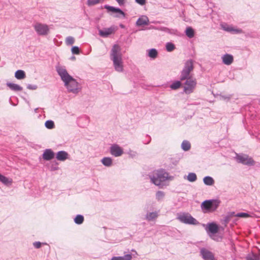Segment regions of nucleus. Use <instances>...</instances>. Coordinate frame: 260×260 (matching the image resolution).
<instances>
[{"label": "nucleus", "instance_id": "f257e3e1", "mask_svg": "<svg viewBox=\"0 0 260 260\" xmlns=\"http://www.w3.org/2000/svg\"><path fill=\"white\" fill-rule=\"evenodd\" d=\"M56 70L69 92L77 94L80 91L78 82L69 75L64 67L58 66L56 67Z\"/></svg>", "mask_w": 260, "mask_h": 260}, {"label": "nucleus", "instance_id": "f03ea898", "mask_svg": "<svg viewBox=\"0 0 260 260\" xmlns=\"http://www.w3.org/2000/svg\"><path fill=\"white\" fill-rule=\"evenodd\" d=\"M111 59L113 61L115 70L118 72H121L123 70L122 54L120 47L118 45H114L110 53Z\"/></svg>", "mask_w": 260, "mask_h": 260}, {"label": "nucleus", "instance_id": "7ed1b4c3", "mask_svg": "<svg viewBox=\"0 0 260 260\" xmlns=\"http://www.w3.org/2000/svg\"><path fill=\"white\" fill-rule=\"evenodd\" d=\"M152 183L155 185L159 186L162 182L168 180L169 174L164 170H159L154 171L152 175L150 176Z\"/></svg>", "mask_w": 260, "mask_h": 260}, {"label": "nucleus", "instance_id": "20e7f679", "mask_svg": "<svg viewBox=\"0 0 260 260\" xmlns=\"http://www.w3.org/2000/svg\"><path fill=\"white\" fill-rule=\"evenodd\" d=\"M220 201L217 200H209L204 201L201 205L204 213L214 212L218 207Z\"/></svg>", "mask_w": 260, "mask_h": 260}, {"label": "nucleus", "instance_id": "39448f33", "mask_svg": "<svg viewBox=\"0 0 260 260\" xmlns=\"http://www.w3.org/2000/svg\"><path fill=\"white\" fill-rule=\"evenodd\" d=\"M237 162L248 166H253L256 162L251 156L245 153H236L235 157Z\"/></svg>", "mask_w": 260, "mask_h": 260}, {"label": "nucleus", "instance_id": "423d86ee", "mask_svg": "<svg viewBox=\"0 0 260 260\" xmlns=\"http://www.w3.org/2000/svg\"><path fill=\"white\" fill-rule=\"evenodd\" d=\"M177 219L181 222L186 224L198 225L200 224L199 222L188 213L178 214Z\"/></svg>", "mask_w": 260, "mask_h": 260}, {"label": "nucleus", "instance_id": "0eeeda50", "mask_svg": "<svg viewBox=\"0 0 260 260\" xmlns=\"http://www.w3.org/2000/svg\"><path fill=\"white\" fill-rule=\"evenodd\" d=\"M193 69V61L191 59L186 61L184 67L181 72L180 79L184 81L186 79L191 78L190 74Z\"/></svg>", "mask_w": 260, "mask_h": 260}, {"label": "nucleus", "instance_id": "6e6552de", "mask_svg": "<svg viewBox=\"0 0 260 260\" xmlns=\"http://www.w3.org/2000/svg\"><path fill=\"white\" fill-rule=\"evenodd\" d=\"M184 84V92L186 94H190L194 91L196 85L197 81L196 79L193 78L186 79Z\"/></svg>", "mask_w": 260, "mask_h": 260}, {"label": "nucleus", "instance_id": "1a4fd4ad", "mask_svg": "<svg viewBox=\"0 0 260 260\" xmlns=\"http://www.w3.org/2000/svg\"><path fill=\"white\" fill-rule=\"evenodd\" d=\"M37 34L40 36H46L49 32V26L46 24L37 23L34 25Z\"/></svg>", "mask_w": 260, "mask_h": 260}, {"label": "nucleus", "instance_id": "9d476101", "mask_svg": "<svg viewBox=\"0 0 260 260\" xmlns=\"http://www.w3.org/2000/svg\"><path fill=\"white\" fill-rule=\"evenodd\" d=\"M202 225L205 228L210 237L212 238H213V235L217 233L218 231V225L214 222L209 223L207 224H202Z\"/></svg>", "mask_w": 260, "mask_h": 260}, {"label": "nucleus", "instance_id": "9b49d317", "mask_svg": "<svg viewBox=\"0 0 260 260\" xmlns=\"http://www.w3.org/2000/svg\"><path fill=\"white\" fill-rule=\"evenodd\" d=\"M104 8L107 10L108 12H112L115 14L114 17L117 18H124L125 13L119 8H115L109 5H105Z\"/></svg>", "mask_w": 260, "mask_h": 260}, {"label": "nucleus", "instance_id": "f8f14e48", "mask_svg": "<svg viewBox=\"0 0 260 260\" xmlns=\"http://www.w3.org/2000/svg\"><path fill=\"white\" fill-rule=\"evenodd\" d=\"M201 254L204 260H215L213 253L206 248H202L200 251Z\"/></svg>", "mask_w": 260, "mask_h": 260}, {"label": "nucleus", "instance_id": "ddd939ff", "mask_svg": "<svg viewBox=\"0 0 260 260\" xmlns=\"http://www.w3.org/2000/svg\"><path fill=\"white\" fill-rule=\"evenodd\" d=\"M110 153L112 155L118 157L123 154V149L119 146L117 144H114L110 147Z\"/></svg>", "mask_w": 260, "mask_h": 260}, {"label": "nucleus", "instance_id": "4468645a", "mask_svg": "<svg viewBox=\"0 0 260 260\" xmlns=\"http://www.w3.org/2000/svg\"><path fill=\"white\" fill-rule=\"evenodd\" d=\"M114 28L113 27L106 28L100 30L99 35L102 37L106 38L108 37L109 35L114 33Z\"/></svg>", "mask_w": 260, "mask_h": 260}, {"label": "nucleus", "instance_id": "2eb2a0df", "mask_svg": "<svg viewBox=\"0 0 260 260\" xmlns=\"http://www.w3.org/2000/svg\"><path fill=\"white\" fill-rule=\"evenodd\" d=\"M55 154L50 149H46L43 154V158L44 160H50L54 157Z\"/></svg>", "mask_w": 260, "mask_h": 260}, {"label": "nucleus", "instance_id": "dca6fc26", "mask_svg": "<svg viewBox=\"0 0 260 260\" xmlns=\"http://www.w3.org/2000/svg\"><path fill=\"white\" fill-rule=\"evenodd\" d=\"M222 62L226 65L229 66L234 61V57L232 55L230 54H225L222 57Z\"/></svg>", "mask_w": 260, "mask_h": 260}, {"label": "nucleus", "instance_id": "f3484780", "mask_svg": "<svg viewBox=\"0 0 260 260\" xmlns=\"http://www.w3.org/2000/svg\"><path fill=\"white\" fill-rule=\"evenodd\" d=\"M149 23L148 18L145 15H142L137 20L136 25L137 26H143L147 25Z\"/></svg>", "mask_w": 260, "mask_h": 260}, {"label": "nucleus", "instance_id": "a211bd4d", "mask_svg": "<svg viewBox=\"0 0 260 260\" xmlns=\"http://www.w3.org/2000/svg\"><path fill=\"white\" fill-rule=\"evenodd\" d=\"M68 153L64 151H60L56 153V158L58 160L64 161L68 158Z\"/></svg>", "mask_w": 260, "mask_h": 260}, {"label": "nucleus", "instance_id": "6ab92c4d", "mask_svg": "<svg viewBox=\"0 0 260 260\" xmlns=\"http://www.w3.org/2000/svg\"><path fill=\"white\" fill-rule=\"evenodd\" d=\"M7 86L9 87L11 90L15 91H21L23 89L21 86L15 83L8 82L7 83Z\"/></svg>", "mask_w": 260, "mask_h": 260}, {"label": "nucleus", "instance_id": "aec40b11", "mask_svg": "<svg viewBox=\"0 0 260 260\" xmlns=\"http://www.w3.org/2000/svg\"><path fill=\"white\" fill-rule=\"evenodd\" d=\"M223 29L227 31L232 32L234 34H240L242 32V29L234 28V27L230 26H224L222 25Z\"/></svg>", "mask_w": 260, "mask_h": 260}, {"label": "nucleus", "instance_id": "412c9836", "mask_svg": "<svg viewBox=\"0 0 260 260\" xmlns=\"http://www.w3.org/2000/svg\"><path fill=\"white\" fill-rule=\"evenodd\" d=\"M158 212H149L146 214L145 219L148 221H151L156 219L158 217Z\"/></svg>", "mask_w": 260, "mask_h": 260}, {"label": "nucleus", "instance_id": "4be33fe9", "mask_svg": "<svg viewBox=\"0 0 260 260\" xmlns=\"http://www.w3.org/2000/svg\"><path fill=\"white\" fill-rule=\"evenodd\" d=\"M203 182L206 185L211 186L214 184V180L210 176H206L203 178Z\"/></svg>", "mask_w": 260, "mask_h": 260}, {"label": "nucleus", "instance_id": "5701e85b", "mask_svg": "<svg viewBox=\"0 0 260 260\" xmlns=\"http://www.w3.org/2000/svg\"><path fill=\"white\" fill-rule=\"evenodd\" d=\"M15 77L17 79H23L25 77V72L22 70H17L15 73Z\"/></svg>", "mask_w": 260, "mask_h": 260}, {"label": "nucleus", "instance_id": "b1692460", "mask_svg": "<svg viewBox=\"0 0 260 260\" xmlns=\"http://www.w3.org/2000/svg\"><path fill=\"white\" fill-rule=\"evenodd\" d=\"M101 161L102 164L106 167H110L112 164V159L108 157H104Z\"/></svg>", "mask_w": 260, "mask_h": 260}, {"label": "nucleus", "instance_id": "393cba45", "mask_svg": "<svg viewBox=\"0 0 260 260\" xmlns=\"http://www.w3.org/2000/svg\"><path fill=\"white\" fill-rule=\"evenodd\" d=\"M0 181L5 185L11 184L12 182L11 179L8 178L7 177L3 176L0 173Z\"/></svg>", "mask_w": 260, "mask_h": 260}, {"label": "nucleus", "instance_id": "a878e982", "mask_svg": "<svg viewBox=\"0 0 260 260\" xmlns=\"http://www.w3.org/2000/svg\"><path fill=\"white\" fill-rule=\"evenodd\" d=\"M185 34L189 38H192L194 36V30L191 27H187L185 30Z\"/></svg>", "mask_w": 260, "mask_h": 260}, {"label": "nucleus", "instance_id": "bb28decb", "mask_svg": "<svg viewBox=\"0 0 260 260\" xmlns=\"http://www.w3.org/2000/svg\"><path fill=\"white\" fill-rule=\"evenodd\" d=\"M181 148L184 151L189 150L190 148V143L186 140L183 141L181 144Z\"/></svg>", "mask_w": 260, "mask_h": 260}, {"label": "nucleus", "instance_id": "cd10ccee", "mask_svg": "<svg viewBox=\"0 0 260 260\" xmlns=\"http://www.w3.org/2000/svg\"><path fill=\"white\" fill-rule=\"evenodd\" d=\"M187 179L189 182H194L197 179V175L194 173H189L187 176Z\"/></svg>", "mask_w": 260, "mask_h": 260}, {"label": "nucleus", "instance_id": "c85d7f7f", "mask_svg": "<svg viewBox=\"0 0 260 260\" xmlns=\"http://www.w3.org/2000/svg\"><path fill=\"white\" fill-rule=\"evenodd\" d=\"M84 221V217L81 215H77L74 219V221L76 224H80Z\"/></svg>", "mask_w": 260, "mask_h": 260}, {"label": "nucleus", "instance_id": "c756f323", "mask_svg": "<svg viewBox=\"0 0 260 260\" xmlns=\"http://www.w3.org/2000/svg\"><path fill=\"white\" fill-rule=\"evenodd\" d=\"M157 55V52L155 49H151L149 50L148 56L152 58H155Z\"/></svg>", "mask_w": 260, "mask_h": 260}, {"label": "nucleus", "instance_id": "7c9ffc66", "mask_svg": "<svg viewBox=\"0 0 260 260\" xmlns=\"http://www.w3.org/2000/svg\"><path fill=\"white\" fill-rule=\"evenodd\" d=\"M181 83L180 81H175L174 83H173L170 85V88L172 89L175 90V89H178L181 86Z\"/></svg>", "mask_w": 260, "mask_h": 260}, {"label": "nucleus", "instance_id": "2f4dec72", "mask_svg": "<svg viewBox=\"0 0 260 260\" xmlns=\"http://www.w3.org/2000/svg\"><path fill=\"white\" fill-rule=\"evenodd\" d=\"M103 0H87V5L89 7L94 6L101 3Z\"/></svg>", "mask_w": 260, "mask_h": 260}, {"label": "nucleus", "instance_id": "473e14b6", "mask_svg": "<svg viewBox=\"0 0 260 260\" xmlns=\"http://www.w3.org/2000/svg\"><path fill=\"white\" fill-rule=\"evenodd\" d=\"M166 49L168 52H171L173 51L175 48V45L170 42L167 43L166 45Z\"/></svg>", "mask_w": 260, "mask_h": 260}, {"label": "nucleus", "instance_id": "72a5a7b5", "mask_svg": "<svg viewBox=\"0 0 260 260\" xmlns=\"http://www.w3.org/2000/svg\"><path fill=\"white\" fill-rule=\"evenodd\" d=\"M165 193L162 191H158L156 193V199L157 201L161 200L165 197Z\"/></svg>", "mask_w": 260, "mask_h": 260}, {"label": "nucleus", "instance_id": "f704fd0d", "mask_svg": "<svg viewBox=\"0 0 260 260\" xmlns=\"http://www.w3.org/2000/svg\"><path fill=\"white\" fill-rule=\"evenodd\" d=\"M158 29L161 30V31H165L167 33L173 34H175V32L176 31L175 30L170 29L165 27H161L159 28H158Z\"/></svg>", "mask_w": 260, "mask_h": 260}, {"label": "nucleus", "instance_id": "c9c22d12", "mask_svg": "<svg viewBox=\"0 0 260 260\" xmlns=\"http://www.w3.org/2000/svg\"><path fill=\"white\" fill-rule=\"evenodd\" d=\"M45 125L47 128L52 129L54 127V123L52 120H47L46 121Z\"/></svg>", "mask_w": 260, "mask_h": 260}, {"label": "nucleus", "instance_id": "e433bc0d", "mask_svg": "<svg viewBox=\"0 0 260 260\" xmlns=\"http://www.w3.org/2000/svg\"><path fill=\"white\" fill-rule=\"evenodd\" d=\"M235 217L241 218H248L251 217V216L247 213L241 212L236 214L235 215Z\"/></svg>", "mask_w": 260, "mask_h": 260}, {"label": "nucleus", "instance_id": "4c0bfd02", "mask_svg": "<svg viewBox=\"0 0 260 260\" xmlns=\"http://www.w3.org/2000/svg\"><path fill=\"white\" fill-rule=\"evenodd\" d=\"M75 40L72 37H68L66 40V44L68 45H71L74 44Z\"/></svg>", "mask_w": 260, "mask_h": 260}, {"label": "nucleus", "instance_id": "58836bf2", "mask_svg": "<svg viewBox=\"0 0 260 260\" xmlns=\"http://www.w3.org/2000/svg\"><path fill=\"white\" fill-rule=\"evenodd\" d=\"M72 52L73 54H78L79 53V49L77 46H74L72 48Z\"/></svg>", "mask_w": 260, "mask_h": 260}, {"label": "nucleus", "instance_id": "ea45409f", "mask_svg": "<svg viewBox=\"0 0 260 260\" xmlns=\"http://www.w3.org/2000/svg\"><path fill=\"white\" fill-rule=\"evenodd\" d=\"M38 86L36 85L28 84L27 86V88L29 90H36Z\"/></svg>", "mask_w": 260, "mask_h": 260}, {"label": "nucleus", "instance_id": "a19ab883", "mask_svg": "<svg viewBox=\"0 0 260 260\" xmlns=\"http://www.w3.org/2000/svg\"><path fill=\"white\" fill-rule=\"evenodd\" d=\"M122 257L123 258V260H131L132 256L131 254H127L122 256Z\"/></svg>", "mask_w": 260, "mask_h": 260}, {"label": "nucleus", "instance_id": "79ce46f5", "mask_svg": "<svg viewBox=\"0 0 260 260\" xmlns=\"http://www.w3.org/2000/svg\"><path fill=\"white\" fill-rule=\"evenodd\" d=\"M135 2L141 6L144 5L146 3V0H135Z\"/></svg>", "mask_w": 260, "mask_h": 260}, {"label": "nucleus", "instance_id": "37998d69", "mask_svg": "<svg viewBox=\"0 0 260 260\" xmlns=\"http://www.w3.org/2000/svg\"><path fill=\"white\" fill-rule=\"evenodd\" d=\"M126 0H116L120 6H124Z\"/></svg>", "mask_w": 260, "mask_h": 260}, {"label": "nucleus", "instance_id": "c03bdc74", "mask_svg": "<svg viewBox=\"0 0 260 260\" xmlns=\"http://www.w3.org/2000/svg\"><path fill=\"white\" fill-rule=\"evenodd\" d=\"M33 245L36 248H39L41 246V243L40 242H35L33 243Z\"/></svg>", "mask_w": 260, "mask_h": 260}, {"label": "nucleus", "instance_id": "a18cd8bd", "mask_svg": "<svg viewBox=\"0 0 260 260\" xmlns=\"http://www.w3.org/2000/svg\"><path fill=\"white\" fill-rule=\"evenodd\" d=\"M111 260H123L122 256H114Z\"/></svg>", "mask_w": 260, "mask_h": 260}, {"label": "nucleus", "instance_id": "49530a36", "mask_svg": "<svg viewBox=\"0 0 260 260\" xmlns=\"http://www.w3.org/2000/svg\"><path fill=\"white\" fill-rule=\"evenodd\" d=\"M249 260H258V257L256 255H252L250 258Z\"/></svg>", "mask_w": 260, "mask_h": 260}, {"label": "nucleus", "instance_id": "de8ad7c7", "mask_svg": "<svg viewBox=\"0 0 260 260\" xmlns=\"http://www.w3.org/2000/svg\"><path fill=\"white\" fill-rule=\"evenodd\" d=\"M230 220V217L227 216L225 217L224 221L226 223H228Z\"/></svg>", "mask_w": 260, "mask_h": 260}, {"label": "nucleus", "instance_id": "09e8293b", "mask_svg": "<svg viewBox=\"0 0 260 260\" xmlns=\"http://www.w3.org/2000/svg\"><path fill=\"white\" fill-rule=\"evenodd\" d=\"M236 214H235V212H232V213H231V214H230V216H235V215H236Z\"/></svg>", "mask_w": 260, "mask_h": 260}]
</instances>
